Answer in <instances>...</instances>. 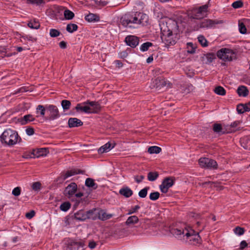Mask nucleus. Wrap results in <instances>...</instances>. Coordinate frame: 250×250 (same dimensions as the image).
I'll list each match as a JSON object with an SVG mask.
<instances>
[{"instance_id":"obj_1","label":"nucleus","mask_w":250,"mask_h":250,"mask_svg":"<svg viewBox=\"0 0 250 250\" xmlns=\"http://www.w3.org/2000/svg\"><path fill=\"white\" fill-rule=\"evenodd\" d=\"M171 233L176 238L191 245H197L201 242V239L198 233L190 227L184 225L177 228L170 229Z\"/></svg>"},{"instance_id":"obj_2","label":"nucleus","mask_w":250,"mask_h":250,"mask_svg":"<svg viewBox=\"0 0 250 250\" xmlns=\"http://www.w3.org/2000/svg\"><path fill=\"white\" fill-rule=\"evenodd\" d=\"M166 24V26L164 24L160 25L162 42L166 46L173 45L175 44L176 40L172 33L177 29V22L174 21H169Z\"/></svg>"},{"instance_id":"obj_3","label":"nucleus","mask_w":250,"mask_h":250,"mask_svg":"<svg viewBox=\"0 0 250 250\" xmlns=\"http://www.w3.org/2000/svg\"><path fill=\"white\" fill-rule=\"evenodd\" d=\"M148 21V16L142 13H135L132 15L125 14L121 19L122 24L124 26L129 27H131V25H129L130 23L145 25Z\"/></svg>"},{"instance_id":"obj_4","label":"nucleus","mask_w":250,"mask_h":250,"mask_svg":"<svg viewBox=\"0 0 250 250\" xmlns=\"http://www.w3.org/2000/svg\"><path fill=\"white\" fill-rule=\"evenodd\" d=\"M0 139L2 144L9 146L16 145L19 140H21L17 132L10 128L6 129L3 132L0 136Z\"/></svg>"},{"instance_id":"obj_5","label":"nucleus","mask_w":250,"mask_h":250,"mask_svg":"<svg viewBox=\"0 0 250 250\" xmlns=\"http://www.w3.org/2000/svg\"><path fill=\"white\" fill-rule=\"evenodd\" d=\"M218 58L225 61L230 62L236 59V54L232 49L223 48L219 50L216 53Z\"/></svg>"},{"instance_id":"obj_6","label":"nucleus","mask_w":250,"mask_h":250,"mask_svg":"<svg viewBox=\"0 0 250 250\" xmlns=\"http://www.w3.org/2000/svg\"><path fill=\"white\" fill-rule=\"evenodd\" d=\"M198 162L200 166L203 168L209 169H216L218 168L217 162L211 159L206 157L201 158Z\"/></svg>"},{"instance_id":"obj_7","label":"nucleus","mask_w":250,"mask_h":250,"mask_svg":"<svg viewBox=\"0 0 250 250\" xmlns=\"http://www.w3.org/2000/svg\"><path fill=\"white\" fill-rule=\"evenodd\" d=\"M171 83L165 79L158 78L153 80L151 83V88H155L158 90H160L164 87H170Z\"/></svg>"},{"instance_id":"obj_8","label":"nucleus","mask_w":250,"mask_h":250,"mask_svg":"<svg viewBox=\"0 0 250 250\" xmlns=\"http://www.w3.org/2000/svg\"><path fill=\"white\" fill-rule=\"evenodd\" d=\"M46 109L49 113L48 119L49 120H54L60 117L59 109L56 106L52 104L46 105Z\"/></svg>"},{"instance_id":"obj_9","label":"nucleus","mask_w":250,"mask_h":250,"mask_svg":"<svg viewBox=\"0 0 250 250\" xmlns=\"http://www.w3.org/2000/svg\"><path fill=\"white\" fill-rule=\"evenodd\" d=\"M222 23L221 21L217 20H212L210 19H205L202 21L198 24V27L201 28H210L214 26L215 25Z\"/></svg>"},{"instance_id":"obj_10","label":"nucleus","mask_w":250,"mask_h":250,"mask_svg":"<svg viewBox=\"0 0 250 250\" xmlns=\"http://www.w3.org/2000/svg\"><path fill=\"white\" fill-rule=\"evenodd\" d=\"M84 244L82 242H76L70 240L65 246L66 250H84Z\"/></svg>"},{"instance_id":"obj_11","label":"nucleus","mask_w":250,"mask_h":250,"mask_svg":"<svg viewBox=\"0 0 250 250\" xmlns=\"http://www.w3.org/2000/svg\"><path fill=\"white\" fill-rule=\"evenodd\" d=\"M208 7V4H205L195 9L193 11V18L195 19H201L206 16V13L207 12Z\"/></svg>"},{"instance_id":"obj_12","label":"nucleus","mask_w":250,"mask_h":250,"mask_svg":"<svg viewBox=\"0 0 250 250\" xmlns=\"http://www.w3.org/2000/svg\"><path fill=\"white\" fill-rule=\"evenodd\" d=\"M173 180L171 178H167L165 179L162 184L160 186L161 191L163 193H167L168 189L173 186Z\"/></svg>"},{"instance_id":"obj_13","label":"nucleus","mask_w":250,"mask_h":250,"mask_svg":"<svg viewBox=\"0 0 250 250\" xmlns=\"http://www.w3.org/2000/svg\"><path fill=\"white\" fill-rule=\"evenodd\" d=\"M82 173V171L81 170L78 169H71L66 171L65 173H62L61 175L58 178V180L63 181L70 176Z\"/></svg>"},{"instance_id":"obj_14","label":"nucleus","mask_w":250,"mask_h":250,"mask_svg":"<svg viewBox=\"0 0 250 250\" xmlns=\"http://www.w3.org/2000/svg\"><path fill=\"white\" fill-rule=\"evenodd\" d=\"M125 42L128 46L132 48L135 47L139 44V38L135 36L129 35L125 38Z\"/></svg>"},{"instance_id":"obj_15","label":"nucleus","mask_w":250,"mask_h":250,"mask_svg":"<svg viewBox=\"0 0 250 250\" xmlns=\"http://www.w3.org/2000/svg\"><path fill=\"white\" fill-rule=\"evenodd\" d=\"M77 189V185L74 183H72L65 188L64 191V194L70 198L74 194Z\"/></svg>"},{"instance_id":"obj_16","label":"nucleus","mask_w":250,"mask_h":250,"mask_svg":"<svg viewBox=\"0 0 250 250\" xmlns=\"http://www.w3.org/2000/svg\"><path fill=\"white\" fill-rule=\"evenodd\" d=\"M78 111H81L86 113H90V107L89 106L88 101L81 104H78L75 107Z\"/></svg>"},{"instance_id":"obj_17","label":"nucleus","mask_w":250,"mask_h":250,"mask_svg":"<svg viewBox=\"0 0 250 250\" xmlns=\"http://www.w3.org/2000/svg\"><path fill=\"white\" fill-rule=\"evenodd\" d=\"M114 216L113 214L107 213L104 210L98 209V218L102 221L109 219Z\"/></svg>"},{"instance_id":"obj_18","label":"nucleus","mask_w":250,"mask_h":250,"mask_svg":"<svg viewBox=\"0 0 250 250\" xmlns=\"http://www.w3.org/2000/svg\"><path fill=\"white\" fill-rule=\"evenodd\" d=\"M68 124L69 127H75L82 126L83 123L76 118H71L68 120Z\"/></svg>"},{"instance_id":"obj_19","label":"nucleus","mask_w":250,"mask_h":250,"mask_svg":"<svg viewBox=\"0 0 250 250\" xmlns=\"http://www.w3.org/2000/svg\"><path fill=\"white\" fill-rule=\"evenodd\" d=\"M89 106L90 107V113H97L101 108L100 104L96 102L88 101Z\"/></svg>"},{"instance_id":"obj_20","label":"nucleus","mask_w":250,"mask_h":250,"mask_svg":"<svg viewBox=\"0 0 250 250\" xmlns=\"http://www.w3.org/2000/svg\"><path fill=\"white\" fill-rule=\"evenodd\" d=\"M114 144L112 145L111 143L108 142L99 148L98 150V153L99 154H103L104 153L107 152L113 148L114 147Z\"/></svg>"},{"instance_id":"obj_21","label":"nucleus","mask_w":250,"mask_h":250,"mask_svg":"<svg viewBox=\"0 0 250 250\" xmlns=\"http://www.w3.org/2000/svg\"><path fill=\"white\" fill-rule=\"evenodd\" d=\"M203 61L205 62V63L209 64L212 62V61L216 58V56L214 53H209L204 54L202 57Z\"/></svg>"},{"instance_id":"obj_22","label":"nucleus","mask_w":250,"mask_h":250,"mask_svg":"<svg viewBox=\"0 0 250 250\" xmlns=\"http://www.w3.org/2000/svg\"><path fill=\"white\" fill-rule=\"evenodd\" d=\"M87 219L96 220L98 218V209L94 208L86 211Z\"/></svg>"},{"instance_id":"obj_23","label":"nucleus","mask_w":250,"mask_h":250,"mask_svg":"<svg viewBox=\"0 0 250 250\" xmlns=\"http://www.w3.org/2000/svg\"><path fill=\"white\" fill-rule=\"evenodd\" d=\"M74 217L76 219L80 221H84L87 219L86 211L79 210L74 214Z\"/></svg>"},{"instance_id":"obj_24","label":"nucleus","mask_w":250,"mask_h":250,"mask_svg":"<svg viewBox=\"0 0 250 250\" xmlns=\"http://www.w3.org/2000/svg\"><path fill=\"white\" fill-rule=\"evenodd\" d=\"M109 2L107 0H101L98 1L97 0H92L91 1V4L98 9L102 8L103 7L106 5Z\"/></svg>"},{"instance_id":"obj_25","label":"nucleus","mask_w":250,"mask_h":250,"mask_svg":"<svg viewBox=\"0 0 250 250\" xmlns=\"http://www.w3.org/2000/svg\"><path fill=\"white\" fill-rule=\"evenodd\" d=\"M119 193L126 198L131 196L133 194L132 190L128 187L122 188L120 189Z\"/></svg>"},{"instance_id":"obj_26","label":"nucleus","mask_w":250,"mask_h":250,"mask_svg":"<svg viewBox=\"0 0 250 250\" xmlns=\"http://www.w3.org/2000/svg\"><path fill=\"white\" fill-rule=\"evenodd\" d=\"M85 19L88 22H95L100 21V17L97 14L89 13L85 16Z\"/></svg>"},{"instance_id":"obj_27","label":"nucleus","mask_w":250,"mask_h":250,"mask_svg":"<svg viewBox=\"0 0 250 250\" xmlns=\"http://www.w3.org/2000/svg\"><path fill=\"white\" fill-rule=\"evenodd\" d=\"M213 130L214 132L219 135L227 133L225 128H224L220 124H215L213 125Z\"/></svg>"},{"instance_id":"obj_28","label":"nucleus","mask_w":250,"mask_h":250,"mask_svg":"<svg viewBox=\"0 0 250 250\" xmlns=\"http://www.w3.org/2000/svg\"><path fill=\"white\" fill-rule=\"evenodd\" d=\"M139 222V218L137 216L133 215L129 216L125 221V223L127 226L134 225Z\"/></svg>"},{"instance_id":"obj_29","label":"nucleus","mask_w":250,"mask_h":250,"mask_svg":"<svg viewBox=\"0 0 250 250\" xmlns=\"http://www.w3.org/2000/svg\"><path fill=\"white\" fill-rule=\"evenodd\" d=\"M237 92L240 96L246 97L249 94V91L245 86H239L237 88Z\"/></svg>"},{"instance_id":"obj_30","label":"nucleus","mask_w":250,"mask_h":250,"mask_svg":"<svg viewBox=\"0 0 250 250\" xmlns=\"http://www.w3.org/2000/svg\"><path fill=\"white\" fill-rule=\"evenodd\" d=\"M46 106L44 107L42 105L39 104L36 108V113L37 114V117L44 116L45 115V112L46 110Z\"/></svg>"},{"instance_id":"obj_31","label":"nucleus","mask_w":250,"mask_h":250,"mask_svg":"<svg viewBox=\"0 0 250 250\" xmlns=\"http://www.w3.org/2000/svg\"><path fill=\"white\" fill-rule=\"evenodd\" d=\"M85 184L86 186L89 188H92L93 189H96L97 188V185L94 182V181L90 178H87L86 179Z\"/></svg>"},{"instance_id":"obj_32","label":"nucleus","mask_w":250,"mask_h":250,"mask_svg":"<svg viewBox=\"0 0 250 250\" xmlns=\"http://www.w3.org/2000/svg\"><path fill=\"white\" fill-rule=\"evenodd\" d=\"M61 105L64 111H67L70 108L71 103L70 101L67 100H63L61 102Z\"/></svg>"},{"instance_id":"obj_33","label":"nucleus","mask_w":250,"mask_h":250,"mask_svg":"<svg viewBox=\"0 0 250 250\" xmlns=\"http://www.w3.org/2000/svg\"><path fill=\"white\" fill-rule=\"evenodd\" d=\"M162 150L161 148L157 146H150L148 148V152L150 154H158Z\"/></svg>"},{"instance_id":"obj_34","label":"nucleus","mask_w":250,"mask_h":250,"mask_svg":"<svg viewBox=\"0 0 250 250\" xmlns=\"http://www.w3.org/2000/svg\"><path fill=\"white\" fill-rule=\"evenodd\" d=\"M71 207V204L69 202H65L62 203L60 206V208L61 210L66 212Z\"/></svg>"},{"instance_id":"obj_35","label":"nucleus","mask_w":250,"mask_h":250,"mask_svg":"<svg viewBox=\"0 0 250 250\" xmlns=\"http://www.w3.org/2000/svg\"><path fill=\"white\" fill-rule=\"evenodd\" d=\"M158 175L157 172H149L147 174V179L150 181H154L158 178Z\"/></svg>"},{"instance_id":"obj_36","label":"nucleus","mask_w":250,"mask_h":250,"mask_svg":"<svg viewBox=\"0 0 250 250\" xmlns=\"http://www.w3.org/2000/svg\"><path fill=\"white\" fill-rule=\"evenodd\" d=\"M66 29L68 32L73 33L78 29V26L77 24L74 23L68 24L66 26Z\"/></svg>"},{"instance_id":"obj_37","label":"nucleus","mask_w":250,"mask_h":250,"mask_svg":"<svg viewBox=\"0 0 250 250\" xmlns=\"http://www.w3.org/2000/svg\"><path fill=\"white\" fill-rule=\"evenodd\" d=\"M245 230L244 228L240 227L239 226L236 227L233 229L234 233L238 236L242 235L245 233Z\"/></svg>"},{"instance_id":"obj_38","label":"nucleus","mask_w":250,"mask_h":250,"mask_svg":"<svg viewBox=\"0 0 250 250\" xmlns=\"http://www.w3.org/2000/svg\"><path fill=\"white\" fill-rule=\"evenodd\" d=\"M64 16L66 19L71 20L74 17V14L70 10L66 9L64 11Z\"/></svg>"},{"instance_id":"obj_39","label":"nucleus","mask_w":250,"mask_h":250,"mask_svg":"<svg viewBox=\"0 0 250 250\" xmlns=\"http://www.w3.org/2000/svg\"><path fill=\"white\" fill-rule=\"evenodd\" d=\"M214 91L218 95H225L226 94V90L223 87L220 86L216 87Z\"/></svg>"},{"instance_id":"obj_40","label":"nucleus","mask_w":250,"mask_h":250,"mask_svg":"<svg viewBox=\"0 0 250 250\" xmlns=\"http://www.w3.org/2000/svg\"><path fill=\"white\" fill-rule=\"evenodd\" d=\"M152 46V43L150 42H146L144 43H143L141 46H140V50L143 51L145 52L147 51L149 47Z\"/></svg>"},{"instance_id":"obj_41","label":"nucleus","mask_w":250,"mask_h":250,"mask_svg":"<svg viewBox=\"0 0 250 250\" xmlns=\"http://www.w3.org/2000/svg\"><path fill=\"white\" fill-rule=\"evenodd\" d=\"M34 120L35 118L33 117V115L28 114L23 116V121L22 123L25 124L28 122L33 121Z\"/></svg>"},{"instance_id":"obj_42","label":"nucleus","mask_w":250,"mask_h":250,"mask_svg":"<svg viewBox=\"0 0 250 250\" xmlns=\"http://www.w3.org/2000/svg\"><path fill=\"white\" fill-rule=\"evenodd\" d=\"M28 26L32 29H37L40 27V23L38 21H31L28 23Z\"/></svg>"},{"instance_id":"obj_43","label":"nucleus","mask_w":250,"mask_h":250,"mask_svg":"<svg viewBox=\"0 0 250 250\" xmlns=\"http://www.w3.org/2000/svg\"><path fill=\"white\" fill-rule=\"evenodd\" d=\"M149 187H146L143 189H141L138 193V195L141 198H145L146 196L147 191L149 189Z\"/></svg>"},{"instance_id":"obj_44","label":"nucleus","mask_w":250,"mask_h":250,"mask_svg":"<svg viewBox=\"0 0 250 250\" xmlns=\"http://www.w3.org/2000/svg\"><path fill=\"white\" fill-rule=\"evenodd\" d=\"M198 42L203 46H207L208 45L207 41L203 36H199L198 38Z\"/></svg>"},{"instance_id":"obj_45","label":"nucleus","mask_w":250,"mask_h":250,"mask_svg":"<svg viewBox=\"0 0 250 250\" xmlns=\"http://www.w3.org/2000/svg\"><path fill=\"white\" fill-rule=\"evenodd\" d=\"M239 30L241 34H244L247 32V28L245 24L243 22L239 23Z\"/></svg>"},{"instance_id":"obj_46","label":"nucleus","mask_w":250,"mask_h":250,"mask_svg":"<svg viewBox=\"0 0 250 250\" xmlns=\"http://www.w3.org/2000/svg\"><path fill=\"white\" fill-rule=\"evenodd\" d=\"M160 196V193L158 192H152L149 195V198L151 200L155 201L157 200Z\"/></svg>"},{"instance_id":"obj_47","label":"nucleus","mask_w":250,"mask_h":250,"mask_svg":"<svg viewBox=\"0 0 250 250\" xmlns=\"http://www.w3.org/2000/svg\"><path fill=\"white\" fill-rule=\"evenodd\" d=\"M49 34L51 37H57L60 35V32L58 30L51 29L50 30Z\"/></svg>"},{"instance_id":"obj_48","label":"nucleus","mask_w":250,"mask_h":250,"mask_svg":"<svg viewBox=\"0 0 250 250\" xmlns=\"http://www.w3.org/2000/svg\"><path fill=\"white\" fill-rule=\"evenodd\" d=\"M188 50L187 52L190 54H193L195 53V48L193 47V44L191 42L187 43Z\"/></svg>"},{"instance_id":"obj_49","label":"nucleus","mask_w":250,"mask_h":250,"mask_svg":"<svg viewBox=\"0 0 250 250\" xmlns=\"http://www.w3.org/2000/svg\"><path fill=\"white\" fill-rule=\"evenodd\" d=\"M140 207L139 205H136L134 207L131 208L129 210H128V212L127 213V215H130L137 212L138 210L140 209Z\"/></svg>"},{"instance_id":"obj_50","label":"nucleus","mask_w":250,"mask_h":250,"mask_svg":"<svg viewBox=\"0 0 250 250\" xmlns=\"http://www.w3.org/2000/svg\"><path fill=\"white\" fill-rule=\"evenodd\" d=\"M243 6V2L241 0H237L236 1H234L232 4V6L234 8H239Z\"/></svg>"},{"instance_id":"obj_51","label":"nucleus","mask_w":250,"mask_h":250,"mask_svg":"<svg viewBox=\"0 0 250 250\" xmlns=\"http://www.w3.org/2000/svg\"><path fill=\"white\" fill-rule=\"evenodd\" d=\"M28 3L40 5L44 2V0H27Z\"/></svg>"},{"instance_id":"obj_52","label":"nucleus","mask_w":250,"mask_h":250,"mask_svg":"<svg viewBox=\"0 0 250 250\" xmlns=\"http://www.w3.org/2000/svg\"><path fill=\"white\" fill-rule=\"evenodd\" d=\"M48 152V151L47 149L45 148H40L39 151V155L37 156V157L40 156H44L46 155V154Z\"/></svg>"},{"instance_id":"obj_53","label":"nucleus","mask_w":250,"mask_h":250,"mask_svg":"<svg viewBox=\"0 0 250 250\" xmlns=\"http://www.w3.org/2000/svg\"><path fill=\"white\" fill-rule=\"evenodd\" d=\"M237 111L238 113L241 114L245 112L244 104H240L237 106Z\"/></svg>"},{"instance_id":"obj_54","label":"nucleus","mask_w":250,"mask_h":250,"mask_svg":"<svg viewBox=\"0 0 250 250\" xmlns=\"http://www.w3.org/2000/svg\"><path fill=\"white\" fill-rule=\"evenodd\" d=\"M21 188L20 187H16L12 190V194L16 196H18L21 194Z\"/></svg>"},{"instance_id":"obj_55","label":"nucleus","mask_w":250,"mask_h":250,"mask_svg":"<svg viewBox=\"0 0 250 250\" xmlns=\"http://www.w3.org/2000/svg\"><path fill=\"white\" fill-rule=\"evenodd\" d=\"M144 178L145 177L143 175H136L134 176L135 180L138 183H140Z\"/></svg>"},{"instance_id":"obj_56","label":"nucleus","mask_w":250,"mask_h":250,"mask_svg":"<svg viewBox=\"0 0 250 250\" xmlns=\"http://www.w3.org/2000/svg\"><path fill=\"white\" fill-rule=\"evenodd\" d=\"M35 214V211L34 210H31L29 212H27L25 214V216L26 218L28 219H31L32 217L34 216Z\"/></svg>"},{"instance_id":"obj_57","label":"nucleus","mask_w":250,"mask_h":250,"mask_svg":"<svg viewBox=\"0 0 250 250\" xmlns=\"http://www.w3.org/2000/svg\"><path fill=\"white\" fill-rule=\"evenodd\" d=\"M41 185L39 182H35L32 185V188L34 190H37L40 188Z\"/></svg>"},{"instance_id":"obj_58","label":"nucleus","mask_w":250,"mask_h":250,"mask_svg":"<svg viewBox=\"0 0 250 250\" xmlns=\"http://www.w3.org/2000/svg\"><path fill=\"white\" fill-rule=\"evenodd\" d=\"M26 133L28 135L31 136L34 134V130L32 127H28L26 129Z\"/></svg>"},{"instance_id":"obj_59","label":"nucleus","mask_w":250,"mask_h":250,"mask_svg":"<svg viewBox=\"0 0 250 250\" xmlns=\"http://www.w3.org/2000/svg\"><path fill=\"white\" fill-rule=\"evenodd\" d=\"M247 246H248L247 243L245 241L243 240V241H241V242L240 243V249L243 250L244 248H245L246 247H247Z\"/></svg>"},{"instance_id":"obj_60","label":"nucleus","mask_w":250,"mask_h":250,"mask_svg":"<svg viewBox=\"0 0 250 250\" xmlns=\"http://www.w3.org/2000/svg\"><path fill=\"white\" fill-rule=\"evenodd\" d=\"M240 123H241L240 121H235L231 124L230 126L232 127H235L237 126L238 125H239L240 124Z\"/></svg>"},{"instance_id":"obj_61","label":"nucleus","mask_w":250,"mask_h":250,"mask_svg":"<svg viewBox=\"0 0 250 250\" xmlns=\"http://www.w3.org/2000/svg\"><path fill=\"white\" fill-rule=\"evenodd\" d=\"M59 46L61 48L64 49L66 47V43L64 41H62L59 43Z\"/></svg>"},{"instance_id":"obj_62","label":"nucleus","mask_w":250,"mask_h":250,"mask_svg":"<svg viewBox=\"0 0 250 250\" xmlns=\"http://www.w3.org/2000/svg\"><path fill=\"white\" fill-rule=\"evenodd\" d=\"M245 112L250 111V103L244 104Z\"/></svg>"},{"instance_id":"obj_63","label":"nucleus","mask_w":250,"mask_h":250,"mask_svg":"<svg viewBox=\"0 0 250 250\" xmlns=\"http://www.w3.org/2000/svg\"><path fill=\"white\" fill-rule=\"evenodd\" d=\"M88 247L90 249H94L96 247V243L94 242H90L88 244Z\"/></svg>"},{"instance_id":"obj_64","label":"nucleus","mask_w":250,"mask_h":250,"mask_svg":"<svg viewBox=\"0 0 250 250\" xmlns=\"http://www.w3.org/2000/svg\"><path fill=\"white\" fill-rule=\"evenodd\" d=\"M115 63L118 67H121L123 66V63L120 61H115Z\"/></svg>"}]
</instances>
